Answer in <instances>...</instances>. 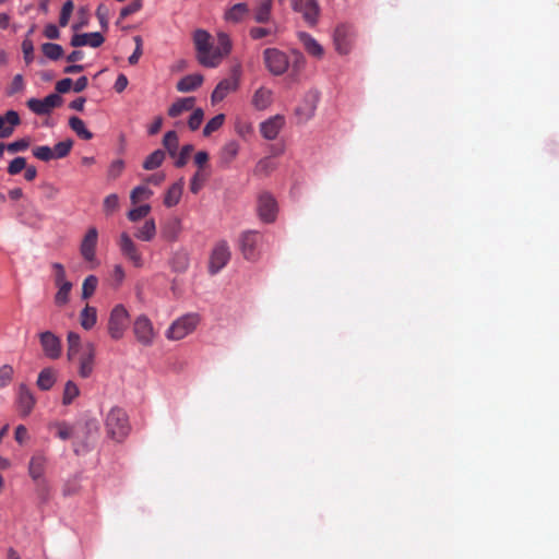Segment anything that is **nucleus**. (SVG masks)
<instances>
[{
    "label": "nucleus",
    "instance_id": "obj_1",
    "mask_svg": "<svg viewBox=\"0 0 559 559\" xmlns=\"http://www.w3.org/2000/svg\"><path fill=\"white\" fill-rule=\"evenodd\" d=\"M192 40L197 60L205 68H217L233 48L230 37L224 32L217 34L216 46H214L212 35L203 28L193 32Z\"/></svg>",
    "mask_w": 559,
    "mask_h": 559
},
{
    "label": "nucleus",
    "instance_id": "obj_2",
    "mask_svg": "<svg viewBox=\"0 0 559 559\" xmlns=\"http://www.w3.org/2000/svg\"><path fill=\"white\" fill-rule=\"evenodd\" d=\"M105 427L109 438L117 442L123 441L131 430L126 411L112 407L106 416Z\"/></svg>",
    "mask_w": 559,
    "mask_h": 559
},
{
    "label": "nucleus",
    "instance_id": "obj_3",
    "mask_svg": "<svg viewBox=\"0 0 559 559\" xmlns=\"http://www.w3.org/2000/svg\"><path fill=\"white\" fill-rule=\"evenodd\" d=\"M129 324V312L122 305L112 308L108 320V333L111 338L120 340Z\"/></svg>",
    "mask_w": 559,
    "mask_h": 559
},
{
    "label": "nucleus",
    "instance_id": "obj_4",
    "mask_svg": "<svg viewBox=\"0 0 559 559\" xmlns=\"http://www.w3.org/2000/svg\"><path fill=\"white\" fill-rule=\"evenodd\" d=\"M199 318L197 314H187L176 320L167 331V337L179 341L192 333L197 328Z\"/></svg>",
    "mask_w": 559,
    "mask_h": 559
},
{
    "label": "nucleus",
    "instance_id": "obj_5",
    "mask_svg": "<svg viewBox=\"0 0 559 559\" xmlns=\"http://www.w3.org/2000/svg\"><path fill=\"white\" fill-rule=\"evenodd\" d=\"M263 58L265 67L274 75H282L288 69V57L285 52L276 48L265 49L263 51Z\"/></svg>",
    "mask_w": 559,
    "mask_h": 559
},
{
    "label": "nucleus",
    "instance_id": "obj_6",
    "mask_svg": "<svg viewBox=\"0 0 559 559\" xmlns=\"http://www.w3.org/2000/svg\"><path fill=\"white\" fill-rule=\"evenodd\" d=\"M132 331L136 341L143 346H151L156 336L152 321L144 314L134 320Z\"/></svg>",
    "mask_w": 559,
    "mask_h": 559
},
{
    "label": "nucleus",
    "instance_id": "obj_7",
    "mask_svg": "<svg viewBox=\"0 0 559 559\" xmlns=\"http://www.w3.org/2000/svg\"><path fill=\"white\" fill-rule=\"evenodd\" d=\"M262 241V235L255 230H247L239 238V247L246 260L253 261L258 259V247Z\"/></svg>",
    "mask_w": 559,
    "mask_h": 559
},
{
    "label": "nucleus",
    "instance_id": "obj_8",
    "mask_svg": "<svg viewBox=\"0 0 559 559\" xmlns=\"http://www.w3.org/2000/svg\"><path fill=\"white\" fill-rule=\"evenodd\" d=\"M121 254L128 259L135 267L143 266L142 253L139 251L138 246L127 233H122L118 241Z\"/></svg>",
    "mask_w": 559,
    "mask_h": 559
},
{
    "label": "nucleus",
    "instance_id": "obj_9",
    "mask_svg": "<svg viewBox=\"0 0 559 559\" xmlns=\"http://www.w3.org/2000/svg\"><path fill=\"white\" fill-rule=\"evenodd\" d=\"M230 260V250L226 241H219L213 249L209 271L211 274L218 273Z\"/></svg>",
    "mask_w": 559,
    "mask_h": 559
},
{
    "label": "nucleus",
    "instance_id": "obj_10",
    "mask_svg": "<svg viewBox=\"0 0 559 559\" xmlns=\"http://www.w3.org/2000/svg\"><path fill=\"white\" fill-rule=\"evenodd\" d=\"M62 98L59 94H49L44 99L31 98L27 100L28 108L36 115L44 116L50 114V111L61 106Z\"/></svg>",
    "mask_w": 559,
    "mask_h": 559
},
{
    "label": "nucleus",
    "instance_id": "obj_11",
    "mask_svg": "<svg viewBox=\"0 0 559 559\" xmlns=\"http://www.w3.org/2000/svg\"><path fill=\"white\" fill-rule=\"evenodd\" d=\"M292 7L296 12L302 14L310 26L317 24L320 12L317 0H292Z\"/></svg>",
    "mask_w": 559,
    "mask_h": 559
},
{
    "label": "nucleus",
    "instance_id": "obj_12",
    "mask_svg": "<svg viewBox=\"0 0 559 559\" xmlns=\"http://www.w3.org/2000/svg\"><path fill=\"white\" fill-rule=\"evenodd\" d=\"M39 342L45 356L49 359H58L61 356V341L52 332H41L39 334Z\"/></svg>",
    "mask_w": 559,
    "mask_h": 559
},
{
    "label": "nucleus",
    "instance_id": "obj_13",
    "mask_svg": "<svg viewBox=\"0 0 559 559\" xmlns=\"http://www.w3.org/2000/svg\"><path fill=\"white\" fill-rule=\"evenodd\" d=\"M353 29L349 25H338L334 31V45L335 49L341 55H347L352 48Z\"/></svg>",
    "mask_w": 559,
    "mask_h": 559
},
{
    "label": "nucleus",
    "instance_id": "obj_14",
    "mask_svg": "<svg viewBox=\"0 0 559 559\" xmlns=\"http://www.w3.org/2000/svg\"><path fill=\"white\" fill-rule=\"evenodd\" d=\"M259 217L265 223H272L276 218L277 204L275 199L269 193H262L258 201Z\"/></svg>",
    "mask_w": 559,
    "mask_h": 559
},
{
    "label": "nucleus",
    "instance_id": "obj_15",
    "mask_svg": "<svg viewBox=\"0 0 559 559\" xmlns=\"http://www.w3.org/2000/svg\"><path fill=\"white\" fill-rule=\"evenodd\" d=\"M96 349L93 343H85L83 353L79 360V374L82 378H88L94 370V360H95Z\"/></svg>",
    "mask_w": 559,
    "mask_h": 559
},
{
    "label": "nucleus",
    "instance_id": "obj_16",
    "mask_svg": "<svg viewBox=\"0 0 559 559\" xmlns=\"http://www.w3.org/2000/svg\"><path fill=\"white\" fill-rule=\"evenodd\" d=\"M97 240V229L90 227L80 246V252L85 261L93 262L95 260Z\"/></svg>",
    "mask_w": 559,
    "mask_h": 559
},
{
    "label": "nucleus",
    "instance_id": "obj_17",
    "mask_svg": "<svg viewBox=\"0 0 559 559\" xmlns=\"http://www.w3.org/2000/svg\"><path fill=\"white\" fill-rule=\"evenodd\" d=\"M285 124V119L281 115H275L260 124V132L266 140H275Z\"/></svg>",
    "mask_w": 559,
    "mask_h": 559
},
{
    "label": "nucleus",
    "instance_id": "obj_18",
    "mask_svg": "<svg viewBox=\"0 0 559 559\" xmlns=\"http://www.w3.org/2000/svg\"><path fill=\"white\" fill-rule=\"evenodd\" d=\"M239 80L236 75L222 80L214 88L211 100L213 104L222 102L229 93L238 88Z\"/></svg>",
    "mask_w": 559,
    "mask_h": 559
},
{
    "label": "nucleus",
    "instance_id": "obj_19",
    "mask_svg": "<svg viewBox=\"0 0 559 559\" xmlns=\"http://www.w3.org/2000/svg\"><path fill=\"white\" fill-rule=\"evenodd\" d=\"M21 123L20 115L15 110H8L0 116V138L8 139L14 132L15 127Z\"/></svg>",
    "mask_w": 559,
    "mask_h": 559
},
{
    "label": "nucleus",
    "instance_id": "obj_20",
    "mask_svg": "<svg viewBox=\"0 0 559 559\" xmlns=\"http://www.w3.org/2000/svg\"><path fill=\"white\" fill-rule=\"evenodd\" d=\"M105 41V37L98 33H83V34H74L71 38L72 47H82V46H91L93 48H97L103 45Z\"/></svg>",
    "mask_w": 559,
    "mask_h": 559
},
{
    "label": "nucleus",
    "instance_id": "obj_21",
    "mask_svg": "<svg viewBox=\"0 0 559 559\" xmlns=\"http://www.w3.org/2000/svg\"><path fill=\"white\" fill-rule=\"evenodd\" d=\"M50 430H55L56 437L60 440L78 439V427L67 421H55L49 425Z\"/></svg>",
    "mask_w": 559,
    "mask_h": 559
},
{
    "label": "nucleus",
    "instance_id": "obj_22",
    "mask_svg": "<svg viewBox=\"0 0 559 559\" xmlns=\"http://www.w3.org/2000/svg\"><path fill=\"white\" fill-rule=\"evenodd\" d=\"M35 403L36 400L27 386L25 384H21L19 389L17 407L22 416L29 415Z\"/></svg>",
    "mask_w": 559,
    "mask_h": 559
},
{
    "label": "nucleus",
    "instance_id": "obj_23",
    "mask_svg": "<svg viewBox=\"0 0 559 559\" xmlns=\"http://www.w3.org/2000/svg\"><path fill=\"white\" fill-rule=\"evenodd\" d=\"M298 38L301 41L305 50L312 57L322 58L324 55L323 47L308 33H298Z\"/></svg>",
    "mask_w": 559,
    "mask_h": 559
},
{
    "label": "nucleus",
    "instance_id": "obj_24",
    "mask_svg": "<svg viewBox=\"0 0 559 559\" xmlns=\"http://www.w3.org/2000/svg\"><path fill=\"white\" fill-rule=\"evenodd\" d=\"M47 459L43 453H35L28 465V473L33 480L44 478Z\"/></svg>",
    "mask_w": 559,
    "mask_h": 559
},
{
    "label": "nucleus",
    "instance_id": "obj_25",
    "mask_svg": "<svg viewBox=\"0 0 559 559\" xmlns=\"http://www.w3.org/2000/svg\"><path fill=\"white\" fill-rule=\"evenodd\" d=\"M183 186L185 180L183 178H180L178 181H176L169 187L164 197L165 206L173 207L179 203L182 195Z\"/></svg>",
    "mask_w": 559,
    "mask_h": 559
},
{
    "label": "nucleus",
    "instance_id": "obj_26",
    "mask_svg": "<svg viewBox=\"0 0 559 559\" xmlns=\"http://www.w3.org/2000/svg\"><path fill=\"white\" fill-rule=\"evenodd\" d=\"M203 75L199 73L188 74L177 83V90L181 93L195 91L203 83Z\"/></svg>",
    "mask_w": 559,
    "mask_h": 559
},
{
    "label": "nucleus",
    "instance_id": "obj_27",
    "mask_svg": "<svg viewBox=\"0 0 559 559\" xmlns=\"http://www.w3.org/2000/svg\"><path fill=\"white\" fill-rule=\"evenodd\" d=\"M194 103V97L180 98L168 108V116L176 118L180 116L183 111H189L193 109Z\"/></svg>",
    "mask_w": 559,
    "mask_h": 559
},
{
    "label": "nucleus",
    "instance_id": "obj_28",
    "mask_svg": "<svg viewBox=\"0 0 559 559\" xmlns=\"http://www.w3.org/2000/svg\"><path fill=\"white\" fill-rule=\"evenodd\" d=\"M272 103V92L269 88L260 87L252 97V105L258 110L267 108Z\"/></svg>",
    "mask_w": 559,
    "mask_h": 559
},
{
    "label": "nucleus",
    "instance_id": "obj_29",
    "mask_svg": "<svg viewBox=\"0 0 559 559\" xmlns=\"http://www.w3.org/2000/svg\"><path fill=\"white\" fill-rule=\"evenodd\" d=\"M56 380V371L52 368H45L38 374L37 386L43 391H48L53 386Z\"/></svg>",
    "mask_w": 559,
    "mask_h": 559
},
{
    "label": "nucleus",
    "instance_id": "obj_30",
    "mask_svg": "<svg viewBox=\"0 0 559 559\" xmlns=\"http://www.w3.org/2000/svg\"><path fill=\"white\" fill-rule=\"evenodd\" d=\"M80 321L83 329L91 330L97 321L96 308L86 305L81 311Z\"/></svg>",
    "mask_w": 559,
    "mask_h": 559
},
{
    "label": "nucleus",
    "instance_id": "obj_31",
    "mask_svg": "<svg viewBox=\"0 0 559 559\" xmlns=\"http://www.w3.org/2000/svg\"><path fill=\"white\" fill-rule=\"evenodd\" d=\"M70 128L76 133V135L83 140H91L93 138V133L86 129L84 121L73 116L69 119Z\"/></svg>",
    "mask_w": 559,
    "mask_h": 559
},
{
    "label": "nucleus",
    "instance_id": "obj_32",
    "mask_svg": "<svg viewBox=\"0 0 559 559\" xmlns=\"http://www.w3.org/2000/svg\"><path fill=\"white\" fill-rule=\"evenodd\" d=\"M165 157L166 154L163 150H155L145 158L142 166L145 170H154L163 164Z\"/></svg>",
    "mask_w": 559,
    "mask_h": 559
},
{
    "label": "nucleus",
    "instance_id": "obj_33",
    "mask_svg": "<svg viewBox=\"0 0 559 559\" xmlns=\"http://www.w3.org/2000/svg\"><path fill=\"white\" fill-rule=\"evenodd\" d=\"M156 235V225L154 219H148L140 227L134 236L142 241H151Z\"/></svg>",
    "mask_w": 559,
    "mask_h": 559
},
{
    "label": "nucleus",
    "instance_id": "obj_34",
    "mask_svg": "<svg viewBox=\"0 0 559 559\" xmlns=\"http://www.w3.org/2000/svg\"><path fill=\"white\" fill-rule=\"evenodd\" d=\"M272 10V0L261 1L254 11V20L258 23H265L270 20Z\"/></svg>",
    "mask_w": 559,
    "mask_h": 559
},
{
    "label": "nucleus",
    "instance_id": "obj_35",
    "mask_svg": "<svg viewBox=\"0 0 559 559\" xmlns=\"http://www.w3.org/2000/svg\"><path fill=\"white\" fill-rule=\"evenodd\" d=\"M163 145L171 157H176L179 140L176 131H168L163 139Z\"/></svg>",
    "mask_w": 559,
    "mask_h": 559
},
{
    "label": "nucleus",
    "instance_id": "obj_36",
    "mask_svg": "<svg viewBox=\"0 0 559 559\" xmlns=\"http://www.w3.org/2000/svg\"><path fill=\"white\" fill-rule=\"evenodd\" d=\"M249 9L246 3H237L226 12L225 17L227 21L237 23L245 17Z\"/></svg>",
    "mask_w": 559,
    "mask_h": 559
},
{
    "label": "nucleus",
    "instance_id": "obj_37",
    "mask_svg": "<svg viewBox=\"0 0 559 559\" xmlns=\"http://www.w3.org/2000/svg\"><path fill=\"white\" fill-rule=\"evenodd\" d=\"M80 395L79 386L71 380L67 381L63 389L62 404L70 405Z\"/></svg>",
    "mask_w": 559,
    "mask_h": 559
},
{
    "label": "nucleus",
    "instance_id": "obj_38",
    "mask_svg": "<svg viewBox=\"0 0 559 559\" xmlns=\"http://www.w3.org/2000/svg\"><path fill=\"white\" fill-rule=\"evenodd\" d=\"M56 286L58 287V292L55 295V304L59 307H62L69 301L72 283L68 282Z\"/></svg>",
    "mask_w": 559,
    "mask_h": 559
},
{
    "label": "nucleus",
    "instance_id": "obj_39",
    "mask_svg": "<svg viewBox=\"0 0 559 559\" xmlns=\"http://www.w3.org/2000/svg\"><path fill=\"white\" fill-rule=\"evenodd\" d=\"M41 51L50 60H58L63 55V48L60 45L52 43L43 44Z\"/></svg>",
    "mask_w": 559,
    "mask_h": 559
},
{
    "label": "nucleus",
    "instance_id": "obj_40",
    "mask_svg": "<svg viewBox=\"0 0 559 559\" xmlns=\"http://www.w3.org/2000/svg\"><path fill=\"white\" fill-rule=\"evenodd\" d=\"M98 278L95 275H88L82 285V298L88 299L92 297L97 288Z\"/></svg>",
    "mask_w": 559,
    "mask_h": 559
},
{
    "label": "nucleus",
    "instance_id": "obj_41",
    "mask_svg": "<svg viewBox=\"0 0 559 559\" xmlns=\"http://www.w3.org/2000/svg\"><path fill=\"white\" fill-rule=\"evenodd\" d=\"M239 144L236 141H229L222 148V159L225 163H230L238 154Z\"/></svg>",
    "mask_w": 559,
    "mask_h": 559
},
{
    "label": "nucleus",
    "instance_id": "obj_42",
    "mask_svg": "<svg viewBox=\"0 0 559 559\" xmlns=\"http://www.w3.org/2000/svg\"><path fill=\"white\" fill-rule=\"evenodd\" d=\"M225 121V115L218 114L215 117H213L207 123L205 124L203 129V135L209 136L213 132L217 131Z\"/></svg>",
    "mask_w": 559,
    "mask_h": 559
},
{
    "label": "nucleus",
    "instance_id": "obj_43",
    "mask_svg": "<svg viewBox=\"0 0 559 559\" xmlns=\"http://www.w3.org/2000/svg\"><path fill=\"white\" fill-rule=\"evenodd\" d=\"M72 145H73L72 140H66V141H61V142L57 143L52 147L53 157L55 158L66 157L70 153Z\"/></svg>",
    "mask_w": 559,
    "mask_h": 559
},
{
    "label": "nucleus",
    "instance_id": "obj_44",
    "mask_svg": "<svg viewBox=\"0 0 559 559\" xmlns=\"http://www.w3.org/2000/svg\"><path fill=\"white\" fill-rule=\"evenodd\" d=\"M153 194V191L145 186L135 187L130 194L132 203H138L143 199H148Z\"/></svg>",
    "mask_w": 559,
    "mask_h": 559
},
{
    "label": "nucleus",
    "instance_id": "obj_45",
    "mask_svg": "<svg viewBox=\"0 0 559 559\" xmlns=\"http://www.w3.org/2000/svg\"><path fill=\"white\" fill-rule=\"evenodd\" d=\"M276 168V164L271 157H264L255 166V173L259 175H269Z\"/></svg>",
    "mask_w": 559,
    "mask_h": 559
},
{
    "label": "nucleus",
    "instance_id": "obj_46",
    "mask_svg": "<svg viewBox=\"0 0 559 559\" xmlns=\"http://www.w3.org/2000/svg\"><path fill=\"white\" fill-rule=\"evenodd\" d=\"M193 145L192 144H186L181 147L180 152L177 156V159L175 162V166L178 167V168H181L183 167L187 163H188V159L191 155V153L193 152Z\"/></svg>",
    "mask_w": 559,
    "mask_h": 559
},
{
    "label": "nucleus",
    "instance_id": "obj_47",
    "mask_svg": "<svg viewBox=\"0 0 559 559\" xmlns=\"http://www.w3.org/2000/svg\"><path fill=\"white\" fill-rule=\"evenodd\" d=\"M73 10H74L73 1L68 0L63 3L61 12H60V16H59L60 26L64 27L68 25Z\"/></svg>",
    "mask_w": 559,
    "mask_h": 559
},
{
    "label": "nucleus",
    "instance_id": "obj_48",
    "mask_svg": "<svg viewBox=\"0 0 559 559\" xmlns=\"http://www.w3.org/2000/svg\"><path fill=\"white\" fill-rule=\"evenodd\" d=\"M118 207H119V198L116 193H111L105 198L104 203H103V209L107 215H110L114 212H116L118 210Z\"/></svg>",
    "mask_w": 559,
    "mask_h": 559
},
{
    "label": "nucleus",
    "instance_id": "obj_49",
    "mask_svg": "<svg viewBox=\"0 0 559 559\" xmlns=\"http://www.w3.org/2000/svg\"><path fill=\"white\" fill-rule=\"evenodd\" d=\"M150 211H151V206L148 204L140 205V206L129 211L128 218L131 222H138V221L146 217L147 214L150 213Z\"/></svg>",
    "mask_w": 559,
    "mask_h": 559
},
{
    "label": "nucleus",
    "instance_id": "obj_50",
    "mask_svg": "<svg viewBox=\"0 0 559 559\" xmlns=\"http://www.w3.org/2000/svg\"><path fill=\"white\" fill-rule=\"evenodd\" d=\"M33 155L43 162H49L55 158L52 148L47 145L36 146L33 150Z\"/></svg>",
    "mask_w": 559,
    "mask_h": 559
},
{
    "label": "nucleus",
    "instance_id": "obj_51",
    "mask_svg": "<svg viewBox=\"0 0 559 559\" xmlns=\"http://www.w3.org/2000/svg\"><path fill=\"white\" fill-rule=\"evenodd\" d=\"M142 9V0H134L130 4L121 9L119 20H124L128 16L139 12Z\"/></svg>",
    "mask_w": 559,
    "mask_h": 559
},
{
    "label": "nucleus",
    "instance_id": "obj_52",
    "mask_svg": "<svg viewBox=\"0 0 559 559\" xmlns=\"http://www.w3.org/2000/svg\"><path fill=\"white\" fill-rule=\"evenodd\" d=\"M203 117H204V112L201 108L194 109L188 120L189 128L192 131L198 130L203 121Z\"/></svg>",
    "mask_w": 559,
    "mask_h": 559
},
{
    "label": "nucleus",
    "instance_id": "obj_53",
    "mask_svg": "<svg viewBox=\"0 0 559 559\" xmlns=\"http://www.w3.org/2000/svg\"><path fill=\"white\" fill-rule=\"evenodd\" d=\"M205 175L202 174L201 170H198L190 181V191L194 194H197L203 187V183L205 181Z\"/></svg>",
    "mask_w": 559,
    "mask_h": 559
},
{
    "label": "nucleus",
    "instance_id": "obj_54",
    "mask_svg": "<svg viewBox=\"0 0 559 559\" xmlns=\"http://www.w3.org/2000/svg\"><path fill=\"white\" fill-rule=\"evenodd\" d=\"M31 141L28 138H23L17 141L11 142L7 145V150L10 153L23 152L28 148Z\"/></svg>",
    "mask_w": 559,
    "mask_h": 559
},
{
    "label": "nucleus",
    "instance_id": "obj_55",
    "mask_svg": "<svg viewBox=\"0 0 559 559\" xmlns=\"http://www.w3.org/2000/svg\"><path fill=\"white\" fill-rule=\"evenodd\" d=\"M26 167L24 157H15L8 166V173L12 176L20 174Z\"/></svg>",
    "mask_w": 559,
    "mask_h": 559
},
{
    "label": "nucleus",
    "instance_id": "obj_56",
    "mask_svg": "<svg viewBox=\"0 0 559 559\" xmlns=\"http://www.w3.org/2000/svg\"><path fill=\"white\" fill-rule=\"evenodd\" d=\"M96 17L103 29L108 28L109 9L105 4H99L96 9Z\"/></svg>",
    "mask_w": 559,
    "mask_h": 559
},
{
    "label": "nucleus",
    "instance_id": "obj_57",
    "mask_svg": "<svg viewBox=\"0 0 559 559\" xmlns=\"http://www.w3.org/2000/svg\"><path fill=\"white\" fill-rule=\"evenodd\" d=\"M22 51L26 64H29L34 60V45L28 37H26L22 43Z\"/></svg>",
    "mask_w": 559,
    "mask_h": 559
},
{
    "label": "nucleus",
    "instance_id": "obj_58",
    "mask_svg": "<svg viewBox=\"0 0 559 559\" xmlns=\"http://www.w3.org/2000/svg\"><path fill=\"white\" fill-rule=\"evenodd\" d=\"M13 368L10 365H3L0 368V389L7 386L13 377Z\"/></svg>",
    "mask_w": 559,
    "mask_h": 559
},
{
    "label": "nucleus",
    "instance_id": "obj_59",
    "mask_svg": "<svg viewBox=\"0 0 559 559\" xmlns=\"http://www.w3.org/2000/svg\"><path fill=\"white\" fill-rule=\"evenodd\" d=\"M52 269L55 271V285H60L69 282L66 280V271L61 263H52Z\"/></svg>",
    "mask_w": 559,
    "mask_h": 559
},
{
    "label": "nucleus",
    "instance_id": "obj_60",
    "mask_svg": "<svg viewBox=\"0 0 559 559\" xmlns=\"http://www.w3.org/2000/svg\"><path fill=\"white\" fill-rule=\"evenodd\" d=\"M24 88V81H23V76L21 74H16L9 88H8V95H14L19 92H21L22 90Z\"/></svg>",
    "mask_w": 559,
    "mask_h": 559
},
{
    "label": "nucleus",
    "instance_id": "obj_61",
    "mask_svg": "<svg viewBox=\"0 0 559 559\" xmlns=\"http://www.w3.org/2000/svg\"><path fill=\"white\" fill-rule=\"evenodd\" d=\"M123 167H124V164L121 159H116L114 160L110 166H109V169H108V177L110 179H116L118 178L122 170H123Z\"/></svg>",
    "mask_w": 559,
    "mask_h": 559
},
{
    "label": "nucleus",
    "instance_id": "obj_62",
    "mask_svg": "<svg viewBox=\"0 0 559 559\" xmlns=\"http://www.w3.org/2000/svg\"><path fill=\"white\" fill-rule=\"evenodd\" d=\"M134 41L136 44L135 49H134L133 53L128 59L129 63L132 64V66L136 64L139 62V59L142 56V53H143V50H142V38L140 36H135L134 37Z\"/></svg>",
    "mask_w": 559,
    "mask_h": 559
},
{
    "label": "nucleus",
    "instance_id": "obj_63",
    "mask_svg": "<svg viewBox=\"0 0 559 559\" xmlns=\"http://www.w3.org/2000/svg\"><path fill=\"white\" fill-rule=\"evenodd\" d=\"M73 86V81L70 78L62 79L56 83V91L58 94L68 93Z\"/></svg>",
    "mask_w": 559,
    "mask_h": 559
},
{
    "label": "nucleus",
    "instance_id": "obj_64",
    "mask_svg": "<svg viewBox=\"0 0 559 559\" xmlns=\"http://www.w3.org/2000/svg\"><path fill=\"white\" fill-rule=\"evenodd\" d=\"M126 277L124 270L120 264L114 266L111 273V280L114 281L116 286H119Z\"/></svg>",
    "mask_w": 559,
    "mask_h": 559
}]
</instances>
